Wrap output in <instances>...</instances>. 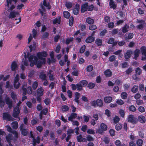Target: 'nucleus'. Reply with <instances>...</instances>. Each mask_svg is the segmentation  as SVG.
Wrapping results in <instances>:
<instances>
[{
    "mask_svg": "<svg viewBox=\"0 0 146 146\" xmlns=\"http://www.w3.org/2000/svg\"><path fill=\"white\" fill-rule=\"evenodd\" d=\"M37 56L38 58L34 55H30L27 54V57L29 61L30 62V66H33L34 64L37 65V67L40 68L42 64L44 63L45 62V58L43 57H46L47 55V54L45 52H38L37 53Z\"/></svg>",
    "mask_w": 146,
    "mask_h": 146,
    "instance_id": "nucleus-1",
    "label": "nucleus"
},
{
    "mask_svg": "<svg viewBox=\"0 0 146 146\" xmlns=\"http://www.w3.org/2000/svg\"><path fill=\"white\" fill-rule=\"evenodd\" d=\"M21 103V101H19L17 104V106L15 107L14 109L13 112V115L15 118H17L20 113V110L19 107Z\"/></svg>",
    "mask_w": 146,
    "mask_h": 146,
    "instance_id": "nucleus-2",
    "label": "nucleus"
},
{
    "mask_svg": "<svg viewBox=\"0 0 146 146\" xmlns=\"http://www.w3.org/2000/svg\"><path fill=\"white\" fill-rule=\"evenodd\" d=\"M19 75L17 74L15 78L14 81V87L16 89H18L20 85V84L19 82Z\"/></svg>",
    "mask_w": 146,
    "mask_h": 146,
    "instance_id": "nucleus-3",
    "label": "nucleus"
},
{
    "mask_svg": "<svg viewBox=\"0 0 146 146\" xmlns=\"http://www.w3.org/2000/svg\"><path fill=\"white\" fill-rule=\"evenodd\" d=\"M100 129H98L96 130L97 133H102L103 131H106L107 129V126L105 123H102L100 124Z\"/></svg>",
    "mask_w": 146,
    "mask_h": 146,
    "instance_id": "nucleus-4",
    "label": "nucleus"
},
{
    "mask_svg": "<svg viewBox=\"0 0 146 146\" xmlns=\"http://www.w3.org/2000/svg\"><path fill=\"white\" fill-rule=\"evenodd\" d=\"M7 4L9 11H12L15 7V5L12 4V1L11 0H7Z\"/></svg>",
    "mask_w": 146,
    "mask_h": 146,
    "instance_id": "nucleus-5",
    "label": "nucleus"
},
{
    "mask_svg": "<svg viewBox=\"0 0 146 146\" xmlns=\"http://www.w3.org/2000/svg\"><path fill=\"white\" fill-rule=\"evenodd\" d=\"M127 120L129 122L133 124L136 123L137 121V119L134 117L133 115H129L128 116Z\"/></svg>",
    "mask_w": 146,
    "mask_h": 146,
    "instance_id": "nucleus-6",
    "label": "nucleus"
},
{
    "mask_svg": "<svg viewBox=\"0 0 146 146\" xmlns=\"http://www.w3.org/2000/svg\"><path fill=\"white\" fill-rule=\"evenodd\" d=\"M24 125L23 124H22L20 125L19 128L20 130L21 131L22 134L24 136H26L27 134L28 131L27 130L24 129Z\"/></svg>",
    "mask_w": 146,
    "mask_h": 146,
    "instance_id": "nucleus-7",
    "label": "nucleus"
},
{
    "mask_svg": "<svg viewBox=\"0 0 146 146\" xmlns=\"http://www.w3.org/2000/svg\"><path fill=\"white\" fill-rule=\"evenodd\" d=\"M3 119L8 121L13 120L12 117L7 113H3Z\"/></svg>",
    "mask_w": 146,
    "mask_h": 146,
    "instance_id": "nucleus-8",
    "label": "nucleus"
},
{
    "mask_svg": "<svg viewBox=\"0 0 146 146\" xmlns=\"http://www.w3.org/2000/svg\"><path fill=\"white\" fill-rule=\"evenodd\" d=\"M80 9V5L77 4L76 5L75 8L73 10V13L75 15H77L79 12Z\"/></svg>",
    "mask_w": 146,
    "mask_h": 146,
    "instance_id": "nucleus-9",
    "label": "nucleus"
},
{
    "mask_svg": "<svg viewBox=\"0 0 146 146\" xmlns=\"http://www.w3.org/2000/svg\"><path fill=\"white\" fill-rule=\"evenodd\" d=\"M88 5L87 3L82 5L81 6V12L82 13H84L88 10Z\"/></svg>",
    "mask_w": 146,
    "mask_h": 146,
    "instance_id": "nucleus-10",
    "label": "nucleus"
},
{
    "mask_svg": "<svg viewBox=\"0 0 146 146\" xmlns=\"http://www.w3.org/2000/svg\"><path fill=\"white\" fill-rule=\"evenodd\" d=\"M44 89L40 87V88H39L37 90V95L40 96H42L43 95V92H44Z\"/></svg>",
    "mask_w": 146,
    "mask_h": 146,
    "instance_id": "nucleus-11",
    "label": "nucleus"
},
{
    "mask_svg": "<svg viewBox=\"0 0 146 146\" xmlns=\"http://www.w3.org/2000/svg\"><path fill=\"white\" fill-rule=\"evenodd\" d=\"M17 68V64L15 62H13L11 65V70L13 71H15Z\"/></svg>",
    "mask_w": 146,
    "mask_h": 146,
    "instance_id": "nucleus-12",
    "label": "nucleus"
},
{
    "mask_svg": "<svg viewBox=\"0 0 146 146\" xmlns=\"http://www.w3.org/2000/svg\"><path fill=\"white\" fill-rule=\"evenodd\" d=\"M6 104L8 105L9 107L11 108L12 107V102L9 97H6L5 99Z\"/></svg>",
    "mask_w": 146,
    "mask_h": 146,
    "instance_id": "nucleus-13",
    "label": "nucleus"
},
{
    "mask_svg": "<svg viewBox=\"0 0 146 146\" xmlns=\"http://www.w3.org/2000/svg\"><path fill=\"white\" fill-rule=\"evenodd\" d=\"M52 72V71L51 70H50L48 72L47 75L48 76L50 80L53 81L54 79V76L51 74Z\"/></svg>",
    "mask_w": 146,
    "mask_h": 146,
    "instance_id": "nucleus-14",
    "label": "nucleus"
},
{
    "mask_svg": "<svg viewBox=\"0 0 146 146\" xmlns=\"http://www.w3.org/2000/svg\"><path fill=\"white\" fill-rule=\"evenodd\" d=\"M77 139L78 141L80 142L86 141V139L84 138H83L81 135L77 136Z\"/></svg>",
    "mask_w": 146,
    "mask_h": 146,
    "instance_id": "nucleus-15",
    "label": "nucleus"
},
{
    "mask_svg": "<svg viewBox=\"0 0 146 146\" xmlns=\"http://www.w3.org/2000/svg\"><path fill=\"white\" fill-rule=\"evenodd\" d=\"M77 116V114L74 113H72L70 116L68 117L69 120L72 121L73 119H75Z\"/></svg>",
    "mask_w": 146,
    "mask_h": 146,
    "instance_id": "nucleus-16",
    "label": "nucleus"
},
{
    "mask_svg": "<svg viewBox=\"0 0 146 146\" xmlns=\"http://www.w3.org/2000/svg\"><path fill=\"white\" fill-rule=\"evenodd\" d=\"M94 38L92 36H89L86 40V42L87 43H91L94 40Z\"/></svg>",
    "mask_w": 146,
    "mask_h": 146,
    "instance_id": "nucleus-17",
    "label": "nucleus"
},
{
    "mask_svg": "<svg viewBox=\"0 0 146 146\" xmlns=\"http://www.w3.org/2000/svg\"><path fill=\"white\" fill-rule=\"evenodd\" d=\"M18 14L17 12L12 11L10 13L9 16V18L12 19L15 17L16 15Z\"/></svg>",
    "mask_w": 146,
    "mask_h": 146,
    "instance_id": "nucleus-18",
    "label": "nucleus"
},
{
    "mask_svg": "<svg viewBox=\"0 0 146 146\" xmlns=\"http://www.w3.org/2000/svg\"><path fill=\"white\" fill-rule=\"evenodd\" d=\"M140 53V50L138 49H136L134 52V57L133 58L135 60L137 59V58L139 56Z\"/></svg>",
    "mask_w": 146,
    "mask_h": 146,
    "instance_id": "nucleus-19",
    "label": "nucleus"
},
{
    "mask_svg": "<svg viewBox=\"0 0 146 146\" xmlns=\"http://www.w3.org/2000/svg\"><path fill=\"white\" fill-rule=\"evenodd\" d=\"M122 31L123 33L127 32L129 29V26L127 24H125L122 28Z\"/></svg>",
    "mask_w": 146,
    "mask_h": 146,
    "instance_id": "nucleus-20",
    "label": "nucleus"
},
{
    "mask_svg": "<svg viewBox=\"0 0 146 146\" xmlns=\"http://www.w3.org/2000/svg\"><path fill=\"white\" fill-rule=\"evenodd\" d=\"M112 98L110 96H107L104 98V102L106 103H110L112 101Z\"/></svg>",
    "mask_w": 146,
    "mask_h": 146,
    "instance_id": "nucleus-21",
    "label": "nucleus"
},
{
    "mask_svg": "<svg viewBox=\"0 0 146 146\" xmlns=\"http://www.w3.org/2000/svg\"><path fill=\"white\" fill-rule=\"evenodd\" d=\"M132 53V51L129 50H128L126 53L124 54V56L125 58L128 59L131 56V54Z\"/></svg>",
    "mask_w": 146,
    "mask_h": 146,
    "instance_id": "nucleus-22",
    "label": "nucleus"
},
{
    "mask_svg": "<svg viewBox=\"0 0 146 146\" xmlns=\"http://www.w3.org/2000/svg\"><path fill=\"white\" fill-rule=\"evenodd\" d=\"M40 142V138L38 136L37 137L36 139H35L33 138V144L34 146H35L36 145V143H39Z\"/></svg>",
    "mask_w": 146,
    "mask_h": 146,
    "instance_id": "nucleus-23",
    "label": "nucleus"
},
{
    "mask_svg": "<svg viewBox=\"0 0 146 146\" xmlns=\"http://www.w3.org/2000/svg\"><path fill=\"white\" fill-rule=\"evenodd\" d=\"M139 121L141 123H143L145 122V116L143 115H140L138 117Z\"/></svg>",
    "mask_w": 146,
    "mask_h": 146,
    "instance_id": "nucleus-24",
    "label": "nucleus"
},
{
    "mask_svg": "<svg viewBox=\"0 0 146 146\" xmlns=\"http://www.w3.org/2000/svg\"><path fill=\"white\" fill-rule=\"evenodd\" d=\"M43 5L44 6L46 7L48 9H50L51 8V6L50 5L49 3L47 2L46 0H44Z\"/></svg>",
    "mask_w": 146,
    "mask_h": 146,
    "instance_id": "nucleus-25",
    "label": "nucleus"
},
{
    "mask_svg": "<svg viewBox=\"0 0 146 146\" xmlns=\"http://www.w3.org/2000/svg\"><path fill=\"white\" fill-rule=\"evenodd\" d=\"M109 4L111 8L114 9L116 7V5L115 3L113 0H110Z\"/></svg>",
    "mask_w": 146,
    "mask_h": 146,
    "instance_id": "nucleus-26",
    "label": "nucleus"
},
{
    "mask_svg": "<svg viewBox=\"0 0 146 146\" xmlns=\"http://www.w3.org/2000/svg\"><path fill=\"white\" fill-rule=\"evenodd\" d=\"M112 72L110 70H106L104 74L107 77H110L111 75Z\"/></svg>",
    "mask_w": 146,
    "mask_h": 146,
    "instance_id": "nucleus-27",
    "label": "nucleus"
},
{
    "mask_svg": "<svg viewBox=\"0 0 146 146\" xmlns=\"http://www.w3.org/2000/svg\"><path fill=\"white\" fill-rule=\"evenodd\" d=\"M86 22L89 24H93L94 22V19L90 17L87 18L86 20Z\"/></svg>",
    "mask_w": 146,
    "mask_h": 146,
    "instance_id": "nucleus-28",
    "label": "nucleus"
},
{
    "mask_svg": "<svg viewBox=\"0 0 146 146\" xmlns=\"http://www.w3.org/2000/svg\"><path fill=\"white\" fill-rule=\"evenodd\" d=\"M11 125L12 127L14 129H16L18 128V123L17 121L13 122L12 123Z\"/></svg>",
    "mask_w": 146,
    "mask_h": 146,
    "instance_id": "nucleus-29",
    "label": "nucleus"
},
{
    "mask_svg": "<svg viewBox=\"0 0 146 146\" xmlns=\"http://www.w3.org/2000/svg\"><path fill=\"white\" fill-rule=\"evenodd\" d=\"M114 39L113 38H111L109 40L108 43L109 44H113V45H115L117 44V42H114Z\"/></svg>",
    "mask_w": 146,
    "mask_h": 146,
    "instance_id": "nucleus-30",
    "label": "nucleus"
},
{
    "mask_svg": "<svg viewBox=\"0 0 146 146\" xmlns=\"http://www.w3.org/2000/svg\"><path fill=\"white\" fill-rule=\"evenodd\" d=\"M60 22V17H59L54 19L53 21V24H55L56 23L59 24Z\"/></svg>",
    "mask_w": 146,
    "mask_h": 146,
    "instance_id": "nucleus-31",
    "label": "nucleus"
},
{
    "mask_svg": "<svg viewBox=\"0 0 146 146\" xmlns=\"http://www.w3.org/2000/svg\"><path fill=\"white\" fill-rule=\"evenodd\" d=\"M97 105L100 107H101L103 106V102L100 99H98L96 100Z\"/></svg>",
    "mask_w": 146,
    "mask_h": 146,
    "instance_id": "nucleus-32",
    "label": "nucleus"
},
{
    "mask_svg": "<svg viewBox=\"0 0 146 146\" xmlns=\"http://www.w3.org/2000/svg\"><path fill=\"white\" fill-rule=\"evenodd\" d=\"M75 97L74 99V101L77 102L78 104H79L78 99L80 98V94L78 92H76L75 93Z\"/></svg>",
    "mask_w": 146,
    "mask_h": 146,
    "instance_id": "nucleus-33",
    "label": "nucleus"
},
{
    "mask_svg": "<svg viewBox=\"0 0 146 146\" xmlns=\"http://www.w3.org/2000/svg\"><path fill=\"white\" fill-rule=\"evenodd\" d=\"M140 49L142 55H146V47L142 46Z\"/></svg>",
    "mask_w": 146,
    "mask_h": 146,
    "instance_id": "nucleus-34",
    "label": "nucleus"
},
{
    "mask_svg": "<svg viewBox=\"0 0 146 146\" xmlns=\"http://www.w3.org/2000/svg\"><path fill=\"white\" fill-rule=\"evenodd\" d=\"M138 86H137L135 85L132 87L131 91L134 93H136L138 90Z\"/></svg>",
    "mask_w": 146,
    "mask_h": 146,
    "instance_id": "nucleus-35",
    "label": "nucleus"
},
{
    "mask_svg": "<svg viewBox=\"0 0 146 146\" xmlns=\"http://www.w3.org/2000/svg\"><path fill=\"white\" fill-rule=\"evenodd\" d=\"M63 15L65 18L68 19L69 17L70 16V14L68 11H65L63 12Z\"/></svg>",
    "mask_w": 146,
    "mask_h": 146,
    "instance_id": "nucleus-36",
    "label": "nucleus"
},
{
    "mask_svg": "<svg viewBox=\"0 0 146 146\" xmlns=\"http://www.w3.org/2000/svg\"><path fill=\"white\" fill-rule=\"evenodd\" d=\"M95 43L97 45L99 46L102 45V40L98 38L96 39Z\"/></svg>",
    "mask_w": 146,
    "mask_h": 146,
    "instance_id": "nucleus-37",
    "label": "nucleus"
},
{
    "mask_svg": "<svg viewBox=\"0 0 146 146\" xmlns=\"http://www.w3.org/2000/svg\"><path fill=\"white\" fill-rule=\"evenodd\" d=\"M79 83L82 87L86 86L88 84L87 81L84 80H82L80 81Z\"/></svg>",
    "mask_w": 146,
    "mask_h": 146,
    "instance_id": "nucleus-38",
    "label": "nucleus"
},
{
    "mask_svg": "<svg viewBox=\"0 0 146 146\" xmlns=\"http://www.w3.org/2000/svg\"><path fill=\"white\" fill-rule=\"evenodd\" d=\"M7 140L8 142H10L11 140L13 139V136L11 134H9L6 136Z\"/></svg>",
    "mask_w": 146,
    "mask_h": 146,
    "instance_id": "nucleus-39",
    "label": "nucleus"
},
{
    "mask_svg": "<svg viewBox=\"0 0 146 146\" xmlns=\"http://www.w3.org/2000/svg\"><path fill=\"white\" fill-rule=\"evenodd\" d=\"M39 77L40 78L43 80H45V79H46V74L43 73H40Z\"/></svg>",
    "mask_w": 146,
    "mask_h": 146,
    "instance_id": "nucleus-40",
    "label": "nucleus"
},
{
    "mask_svg": "<svg viewBox=\"0 0 146 146\" xmlns=\"http://www.w3.org/2000/svg\"><path fill=\"white\" fill-rule=\"evenodd\" d=\"M136 74L139 75L141 74L142 71L140 68L139 67L137 68L135 70Z\"/></svg>",
    "mask_w": 146,
    "mask_h": 146,
    "instance_id": "nucleus-41",
    "label": "nucleus"
},
{
    "mask_svg": "<svg viewBox=\"0 0 146 146\" xmlns=\"http://www.w3.org/2000/svg\"><path fill=\"white\" fill-rule=\"evenodd\" d=\"M36 43L35 42H33V45H30L29 46L31 52L35 48L36 46Z\"/></svg>",
    "mask_w": 146,
    "mask_h": 146,
    "instance_id": "nucleus-42",
    "label": "nucleus"
},
{
    "mask_svg": "<svg viewBox=\"0 0 146 146\" xmlns=\"http://www.w3.org/2000/svg\"><path fill=\"white\" fill-rule=\"evenodd\" d=\"M129 110L131 111L134 112L136 111V109L134 106L131 105L129 107Z\"/></svg>",
    "mask_w": 146,
    "mask_h": 146,
    "instance_id": "nucleus-43",
    "label": "nucleus"
},
{
    "mask_svg": "<svg viewBox=\"0 0 146 146\" xmlns=\"http://www.w3.org/2000/svg\"><path fill=\"white\" fill-rule=\"evenodd\" d=\"M97 28V27L96 25H90L89 27V29L92 31L95 30Z\"/></svg>",
    "mask_w": 146,
    "mask_h": 146,
    "instance_id": "nucleus-44",
    "label": "nucleus"
},
{
    "mask_svg": "<svg viewBox=\"0 0 146 146\" xmlns=\"http://www.w3.org/2000/svg\"><path fill=\"white\" fill-rule=\"evenodd\" d=\"M5 104L4 102L2 100V97L0 96V106L1 107H3Z\"/></svg>",
    "mask_w": 146,
    "mask_h": 146,
    "instance_id": "nucleus-45",
    "label": "nucleus"
},
{
    "mask_svg": "<svg viewBox=\"0 0 146 146\" xmlns=\"http://www.w3.org/2000/svg\"><path fill=\"white\" fill-rule=\"evenodd\" d=\"M66 6L68 9H70L72 7V3L70 2H67L66 4Z\"/></svg>",
    "mask_w": 146,
    "mask_h": 146,
    "instance_id": "nucleus-46",
    "label": "nucleus"
},
{
    "mask_svg": "<svg viewBox=\"0 0 146 146\" xmlns=\"http://www.w3.org/2000/svg\"><path fill=\"white\" fill-rule=\"evenodd\" d=\"M143 141L141 139H139L137 141V144L138 146H141L142 145Z\"/></svg>",
    "mask_w": 146,
    "mask_h": 146,
    "instance_id": "nucleus-47",
    "label": "nucleus"
},
{
    "mask_svg": "<svg viewBox=\"0 0 146 146\" xmlns=\"http://www.w3.org/2000/svg\"><path fill=\"white\" fill-rule=\"evenodd\" d=\"M121 98L124 99H126L127 97V94L125 92H123L121 94Z\"/></svg>",
    "mask_w": 146,
    "mask_h": 146,
    "instance_id": "nucleus-48",
    "label": "nucleus"
},
{
    "mask_svg": "<svg viewBox=\"0 0 146 146\" xmlns=\"http://www.w3.org/2000/svg\"><path fill=\"white\" fill-rule=\"evenodd\" d=\"M122 127V125L119 123L117 124L115 126V129L118 131L120 130Z\"/></svg>",
    "mask_w": 146,
    "mask_h": 146,
    "instance_id": "nucleus-49",
    "label": "nucleus"
},
{
    "mask_svg": "<svg viewBox=\"0 0 146 146\" xmlns=\"http://www.w3.org/2000/svg\"><path fill=\"white\" fill-rule=\"evenodd\" d=\"M138 110L141 113H143L145 111L144 108L142 106H139L138 108Z\"/></svg>",
    "mask_w": 146,
    "mask_h": 146,
    "instance_id": "nucleus-50",
    "label": "nucleus"
},
{
    "mask_svg": "<svg viewBox=\"0 0 146 146\" xmlns=\"http://www.w3.org/2000/svg\"><path fill=\"white\" fill-rule=\"evenodd\" d=\"M62 110L63 111H68L69 109V107L68 106L64 105L62 107Z\"/></svg>",
    "mask_w": 146,
    "mask_h": 146,
    "instance_id": "nucleus-51",
    "label": "nucleus"
},
{
    "mask_svg": "<svg viewBox=\"0 0 146 146\" xmlns=\"http://www.w3.org/2000/svg\"><path fill=\"white\" fill-rule=\"evenodd\" d=\"M93 66L91 65H90L87 67L86 70L87 71L90 72L93 70Z\"/></svg>",
    "mask_w": 146,
    "mask_h": 146,
    "instance_id": "nucleus-52",
    "label": "nucleus"
},
{
    "mask_svg": "<svg viewBox=\"0 0 146 146\" xmlns=\"http://www.w3.org/2000/svg\"><path fill=\"white\" fill-rule=\"evenodd\" d=\"M74 18L72 17H71L69 20V24L70 26H72L73 24Z\"/></svg>",
    "mask_w": 146,
    "mask_h": 146,
    "instance_id": "nucleus-53",
    "label": "nucleus"
},
{
    "mask_svg": "<svg viewBox=\"0 0 146 146\" xmlns=\"http://www.w3.org/2000/svg\"><path fill=\"white\" fill-rule=\"evenodd\" d=\"M133 71V69L131 68H129L125 72L128 75Z\"/></svg>",
    "mask_w": 146,
    "mask_h": 146,
    "instance_id": "nucleus-54",
    "label": "nucleus"
},
{
    "mask_svg": "<svg viewBox=\"0 0 146 146\" xmlns=\"http://www.w3.org/2000/svg\"><path fill=\"white\" fill-rule=\"evenodd\" d=\"M86 48V46L85 45H83L81 48L80 52V53H82L84 52Z\"/></svg>",
    "mask_w": 146,
    "mask_h": 146,
    "instance_id": "nucleus-55",
    "label": "nucleus"
},
{
    "mask_svg": "<svg viewBox=\"0 0 146 146\" xmlns=\"http://www.w3.org/2000/svg\"><path fill=\"white\" fill-rule=\"evenodd\" d=\"M38 85V82H36L35 81L34 82L33 84L32 87L33 88L34 90H35L37 88V86Z\"/></svg>",
    "mask_w": 146,
    "mask_h": 146,
    "instance_id": "nucleus-56",
    "label": "nucleus"
},
{
    "mask_svg": "<svg viewBox=\"0 0 146 146\" xmlns=\"http://www.w3.org/2000/svg\"><path fill=\"white\" fill-rule=\"evenodd\" d=\"M116 103L119 105H123L124 102L121 99L117 100L116 101Z\"/></svg>",
    "mask_w": 146,
    "mask_h": 146,
    "instance_id": "nucleus-57",
    "label": "nucleus"
},
{
    "mask_svg": "<svg viewBox=\"0 0 146 146\" xmlns=\"http://www.w3.org/2000/svg\"><path fill=\"white\" fill-rule=\"evenodd\" d=\"M76 85L77 90L78 91L81 90L82 89V87L80 83L79 84H78Z\"/></svg>",
    "mask_w": 146,
    "mask_h": 146,
    "instance_id": "nucleus-58",
    "label": "nucleus"
},
{
    "mask_svg": "<svg viewBox=\"0 0 146 146\" xmlns=\"http://www.w3.org/2000/svg\"><path fill=\"white\" fill-rule=\"evenodd\" d=\"M86 140L89 141H94L93 138L90 135H88L86 137Z\"/></svg>",
    "mask_w": 146,
    "mask_h": 146,
    "instance_id": "nucleus-59",
    "label": "nucleus"
},
{
    "mask_svg": "<svg viewBox=\"0 0 146 146\" xmlns=\"http://www.w3.org/2000/svg\"><path fill=\"white\" fill-rule=\"evenodd\" d=\"M60 48H61V47H60V44H58L57 45V46L56 48V50H55L56 52L57 53H59V52Z\"/></svg>",
    "mask_w": 146,
    "mask_h": 146,
    "instance_id": "nucleus-60",
    "label": "nucleus"
},
{
    "mask_svg": "<svg viewBox=\"0 0 146 146\" xmlns=\"http://www.w3.org/2000/svg\"><path fill=\"white\" fill-rule=\"evenodd\" d=\"M115 56L114 55H112L110 56L109 58V60L111 62L115 60Z\"/></svg>",
    "mask_w": 146,
    "mask_h": 146,
    "instance_id": "nucleus-61",
    "label": "nucleus"
},
{
    "mask_svg": "<svg viewBox=\"0 0 146 146\" xmlns=\"http://www.w3.org/2000/svg\"><path fill=\"white\" fill-rule=\"evenodd\" d=\"M113 120L114 122L115 123H116L119 122V118L118 117L115 116Z\"/></svg>",
    "mask_w": 146,
    "mask_h": 146,
    "instance_id": "nucleus-62",
    "label": "nucleus"
},
{
    "mask_svg": "<svg viewBox=\"0 0 146 146\" xmlns=\"http://www.w3.org/2000/svg\"><path fill=\"white\" fill-rule=\"evenodd\" d=\"M110 133L111 136H114L115 134V130L112 129H111L110 130Z\"/></svg>",
    "mask_w": 146,
    "mask_h": 146,
    "instance_id": "nucleus-63",
    "label": "nucleus"
},
{
    "mask_svg": "<svg viewBox=\"0 0 146 146\" xmlns=\"http://www.w3.org/2000/svg\"><path fill=\"white\" fill-rule=\"evenodd\" d=\"M95 86V84L93 83H90L88 85V87L90 89L93 88Z\"/></svg>",
    "mask_w": 146,
    "mask_h": 146,
    "instance_id": "nucleus-64",
    "label": "nucleus"
}]
</instances>
